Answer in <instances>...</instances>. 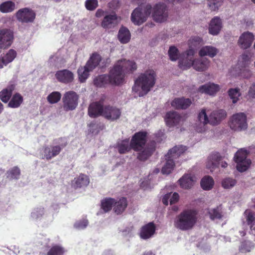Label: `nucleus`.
Listing matches in <instances>:
<instances>
[{
    "instance_id": "nucleus-3",
    "label": "nucleus",
    "mask_w": 255,
    "mask_h": 255,
    "mask_svg": "<svg viewBox=\"0 0 255 255\" xmlns=\"http://www.w3.org/2000/svg\"><path fill=\"white\" fill-rule=\"evenodd\" d=\"M198 213L195 209L184 210L176 217L174 221V227L181 231L191 230L197 222Z\"/></svg>"
},
{
    "instance_id": "nucleus-63",
    "label": "nucleus",
    "mask_w": 255,
    "mask_h": 255,
    "mask_svg": "<svg viewBox=\"0 0 255 255\" xmlns=\"http://www.w3.org/2000/svg\"><path fill=\"white\" fill-rule=\"evenodd\" d=\"M242 58L245 61V63L243 64L244 66L246 65V60L248 59V56L247 54H243Z\"/></svg>"
},
{
    "instance_id": "nucleus-60",
    "label": "nucleus",
    "mask_w": 255,
    "mask_h": 255,
    "mask_svg": "<svg viewBox=\"0 0 255 255\" xmlns=\"http://www.w3.org/2000/svg\"><path fill=\"white\" fill-rule=\"evenodd\" d=\"M171 197V193H167L164 195L162 199V202L165 205L168 204V200Z\"/></svg>"
},
{
    "instance_id": "nucleus-15",
    "label": "nucleus",
    "mask_w": 255,
    "mask_h": 255,
    "mask_svg": "<svg viewBox=\"0 0 255 255\" xmlns=\"http://www.w3.org/2000/svg\"><path fill=\"white\" fill-rule=\"evenodd\" d=\"M13 39V32L8 29H0V48L6 49L12 44Z\"/></svg>"
},
{
    "instance_id": "nucleus-8",
    "label": "nucleus",
    "mask_w": 255,
    "mask_h": 255,
    "mask_svg": "<svg viewBox=\"0 0 255 255\" xmlns=\"http://www.w3.org/2000/svg\"><path fill=\"white\" fill-rule=\"evenodd\" d=\"M230 128L234 131H242L247 128V116L243 113L233 115L229 122Z\"/></svg>"
},
{
    "instance_id": "nucleus-53",
    "label": "nucleus",
    "mask_w": 255,
    "mask_h": 255,
    "mask_svg": "<svg viewBox=\"0 0 255 255\" xmlns=\"http://www.w3.org/2000/svg\"><path fill=\"white\" fill-rule=\"evenodd\" d=\"M85 5L87 10L93 11L98 6V0H86Z\"/></svg>"
},
{
    "instance_id": "nucleus-59",
    "label": "nucleus",
    "mask_w": 255,
    "mask_h": 255,
    "mask_svg": "<svg viewBox=\"0 0 255 255\" xmlns=\"http://www.w3.org/2000/svg\"><path fill=\"white\" fill-rule=\"evenodd\" d=\"M196 49L194 48H190L189 47V49L188 50H187L185 53H184L183 54L186 55V57H187L189 59H190V58H192V57L194 56V54H195V50Z\"/></svg>"
},
{
    "instance_id": "nucleus-24",
    "label": "nucleus",
    "mask_w": 255,
    "mask_h": 255,
    "mask_svg": "<svg viewBox=\"0 0 255 255\" xmlns=\"http://www.w3.org/2000/svg\"><path fill=\"white\" fill-rule=\"evenodd\" d=\"M181 117L176 112H169L165 115V121L169 127L177 125L180 122Z\"/></svg>"
},
{
    "instance_id": "nucleus-49",
    "label": "nucleus",
    "mask_w": 255,
    "mask_h": 255,
    "mask_svg": "<svg viewBox=\"0 0 255 255\" xmlns=\"http://www.w3.org/2000/svg\"><path fill=\"white\" fill-rule=\"evenodd\" d=\"M17 53L15 50L10 49L8 51L2 56L7 64L11 63L15 58Z\"/></svg>"
},
{
    "instance_id": "nucleus-11",
    "label": "nucleus",
    "mask_w": 255,
    "mask_h": 255,
    "mask_svg": "<svg viewBox=\"0 0 255 255\" xmlns=\"http://www.w3.org/2000/svg\"><path fill=\"white\" fill-rule=\"evenodd\" d=\"M79 96L76 92L70 91L66 92L63 98V108L65 111L76 109L78 103Z\"/></svg>"
},
{
    "instance_id": "nucleus-52",
    "label": "nucleus",
    "mask_w": 255,
    "mask_h": 255,
    "mask_svg": "<svg viewBox=\"0 0 255 255\" xmlns=\"http://www.w3.org/2000/svg\"><path fill=\"white\" fill-rule=\"evenodd\" d=\"M198 119L203 125L209 123V118L208 117L205 109H202L198 115Z\"/></svg>"
},
{
    "instance_id": "nucleus-61",
    "label": "nucleus",
    "mask_w": 255,
    "mask_h": 255,
    "mask_svg": "<svg viewBox=\"0 0 255 255\" xmlns=\"http://www.w3.org/2000/svg\"><path fill=\"white\" fill-rule=\"evenodd\" d=\"M105 11L102 9H98L96 12V16L97 17H100L104 15Z\"/></svg>"
},
{
    "instance_id": "nucleus-57",
    "label": "nucleus",
    "mask_w": 255,
    "mask_h": 255,
    "mask_svg": "<svg viewBox=\"0 0 255 255\" xmlns=\"http://www.w3.org/2000/svg\"><path fill=\"white\" fill-rule=\"evenodd\" d=\"M248 95L250 98H255V83L250 87Z\"/></svg>"
},
{
    "instance_id": "nucleus-48",
    "label": "nucleus",
    "mask_w": 255,
    "mask_h": 255,
    "mask_svg": "<svg viewBox=\"0 0 255 255\" xmlns=\"http://www.w3.org/2000/svg\"><path fill=\"white\" fill-rule=\"evenodd\" d=\"M237 183L236 179L228 177L224 179L222 181V186L225 189H230L234 187Z\"/></svg>"
},
{
    "instance_id": "nucleus-64",
    "label": "nucleus",
    "mask_w": 255,
    "mask_h": 255,
    "mask_svg": "<svg viewBox=\"0 0 255 255\" xmlns=\"http://www.w3.org/2000/svg\"><path fill=\"white\" fill-rule=\"evenodd\" d=\"M228 164L226 161H222L221 163V166L222 167L225 168L227 166Z\"/></svg>"
},
{
    "instance_id": "nucleus-28",
    "label": "nucleus",
    "mask_w": 255,
    "mask_h": 255,
    "mask_svg": "<svg viewBox=\"0 0 255 255\" xmlns=\"http://www.w3.org/2000/svg\"><path fill=\"white\" fill-rule=\"evenodd\" d=\"M222 27L221 19L217 17H214L210 21L209 27V32L210 34L215 35L218 34Z\"/></svg>"
},
{
    "instance_id": "nucleus-51",
    "label": "nucleus",
    "mask_w": 255,
    "mask_h": 255,
    "mask_svg": "<svg viewBox=\"0 0 255 255\" xmlns=\"http://www.w3.org/2000/svg\"><path fill=\"white\" fill-rule=\"evenodd\" d=\"M224 0H209L208 5L211 11H216L222 5Z\"/></svg>"
},
{
    "instance_id": "nucleus-43",
    "label": "nucleus",
    "mask_w": 255,
    "mask_h": 255,
    "mask_svg": "<svg viewBox=\"0 0 255 255\" xmlns=\"http://www.w3.org/2000/svg\"><path fill=\"white\" fill-rule=\"evenodd\" d=\"M194 60L186 57L185 58L180 59L178 62V66L182 70H186L190 68L191 66L193 67Z\"/></svg>"
},
{
    "instance_id": "nucleus-55",
    "label": "nucleus",
    "mask_w": 255,
    "mask_h": 255,
    "mask_svg": "<svg viewBox=\"0 0 255 255\" xmlns=\"http://www.w3.org/2000/svg\"><path fill=\"white\" fill-rule=\"evenodd\" d=\"M245 214L246 215V221L248 225L251 226L253 225V222L255 221V214L253 212L246 210L245 212Z\"/></svg>"
},
{
    "instance_id": "nucleus-27",
    "label": "nucleus",
    "mask_w": 255,
    "mask_h": 255,
    "mask_svg": "<svg viewBox=\"0 0 255 255\" xmlns=\"http://www.w3.org/2000/svg\"><path fill=\"white\" fill-rule=\"evenodd\" d=\"M118 16L116 13L108 14L104 16L101 26L105 29H110L114 27L117 23Z\"/></svg>"
},
{
    "instance_id": "nucleus-56",
    "label": "nucleus",
    "mask_w": 255,
    "mask_h": 255,
    "mask_svg": "<svg viewBox=\"0 0 255 255\" xmlns=\"http://www.w3.org/2000/svg\"><path fill=\"white\" fill-rule=\"evenodd\" d=\"M88 224V221L87 220H83L75 224V226L77 228L84 229L87 226Z\"/></svg>"
},
{
    "instance_id": "nucleus-36",
    "label": "nucleus",
    "mask_w": 255,
    "mask_h": 255,
    "mask_svg": "<svg viewBox=\"0 0 255 255\" xmlns=\"http://www.w3.org/2000/svg\"><path fill=\"white\" fill-rule=\"evenodd\" d=\"M208 214L212 220L215 219H221L223 217V212L221 205H219L215 208L209 210Z\"/></svg>"
},
{
    "instance_id": "nucleus-18",
    "label": "nucleus",
    "mask_w": 255,
    "mask_h": 255,
    "mask_svg": "<svg viewBox=\"0 0 255 255\" xmlns=\"http://www.w3.org/2000/svg\"><path fill=\"white\" fill-rule=\"evenodd\" d=\"M55 77L59 82L64 84L71 83L74 80L73 73L67 69L57 71L55 73Z\"/></svg>"
},
{
    "instance_id": "nucleus-31",
    "label": "nucleus",
    "mask_w": 255,
    "mask_h": 255,
    "mask_svg": "<svg viewBox=\"0 0 255 255\" xmlns=\"http://www.w3.org/2000/svg\"><path fill=\"white\" fill-rule=\"evenodd\" d=\"M166 162L161 169L163 174H169L173 170L175 166L174 159L167 153L165 155Z\"/></svg>"
},
{
    "instance_id": "nucleus-9",
    "label": "nucleus",
    "mask_w": 255,
    "mask_h": 255,
    "mask_svg": "<svg viewBox=\"0 0 255 255\" xmlns=\"http://www.w3.org/2000/svg\"><path fill=\"white\" fill-rule=\"evenodd\" d=\"M112 71L113 69L112 68L108 75H101L95 78L94 80V85L98 87H105L108 84L116 86L121 85L116 74L113 75Z\"/></svg>"
},
{
    "instance_id": "nucleus-58",
    "label": "nucleus",
    "mask_w": 255,
    "mask_h": 255,
    "mask_svg": "<svg viewBox=\"0 0 255 255\" xmlns=\"http://www.w3.org/2000/svg\"><path fill=\"white\" fill-rule=\"evenodd\" d=\"M170 198V204H173L178 202L179 199V196L177 193L175 192L172 194V196H171Z\"/></svg>"
},
{
    "instance_id": "nucleus-17",
    "label": "nucleus",
    "mask_w": 255,
    "mask_h": 255,
    "mask_svg": "<svg viewBox=\"0 0 255 255\" xmlns=\"http://www.w3.org/2000/svg\"><path fill=\"white\" fill-rule=\"evenodd\" d=\"M121 115V111L120 109L116 107L110 105L105 106L103 117L106 119L114 121L119 119Z\"/></svg>"
},
{
    "instance_id": "nucleus-42",
    "label": "nucleus",
    "mask_w": 255,
    "mask_h": 255,
    "mask_svg": "<svg viewBox=\"0 0 255 255\" xmlns=\"http://www.w3.org/2000/svg\"><path fill=\"white\" fill-rule=\"evenodd\" d=\"M189 47L197 49L203 44V40L202 38L198 36H192L188 41Z\"/></svg>"
},
{
    "instance_id": "nucleus-34",
    "label": "nucleus",
    "mask_w": 255,
    "mask_h": 255,
    "mask_svg": "<svg viewBox=\"0 0 255 255\" xmlns=\"http://www.w3.org/2000/svg\"><path fill=\"white\" fill-rule=\"evenodd\" d=\"M118 39L122 43H127L130 39V33L128 28L122 26L118 32Z\"/></svg>"
},
{
    "instance_id": "nucleus-22",
    "label": "nucleus",
    "mask_w": 255,
    "mask_h": 255,
    "mask_svg": "<svg viewBox=\"0 0 255 255\" xmlns=\"http://www.w3.org/2000/svg\"><path fill=\"white\" fill-rule=\"evenodd\" d=\"M226 116V112L224 110L214 111L209 116V124L214 126L217 125L225 119Z\"/></svg>"
},
{
    "instance_id": "nucleus-54",
    "label": "nucleus",
    "mask_w": 255,
    "mask_h": 255,
    "mask_svg": "<svg viewBox=\"0 0 255 255\" xmlns=\"http://www.w3.org/2000/svg\"><path fill=\"white\" fill-rule=\"evenodd\" d=\"M238 74L241 77L247 79L249 78L252 75V73L247 65H244L242 68L240 69Z\"/></svg>"
},
{
    "instance_id": "nucleus-12",
    "label": "nucleus",
    "mask_w": 255,
    "mask_h": 255,
    "mask_svg": "<svg viewBox=\"0 0 255 255\" xmlns=\"http://www.w3.org/2000/svg\"><path fill=\"white\" fill-rule=\"evenodd\" d=\"M151 11L153 20L157 22H164L167 19L168 15L167 7L164 3L156 4Z\"/></svg>"
},
{
    "instance_id": "nucleus-23",
    "label": "nucleus",
    "mask_w": 255,
    "mask_h": 255,
    "mask_svg": "<svg viewBox=\"0 0 255 255\" xmlns=\"http://www.w3.org/2000/svg\"><path fill=\"white\" fill-rule=\"evenodd\" d=\"M222 157L219 152L212 153L208 157L206 167L211 172L217 168L220 164Z\"/></svg>"
},
{
    "instance_id": "nucleus-38",
    "label": "nucleus",
    "mask_w": 255,
    "mask_h": 255,
    "mask_svg": "<svg viewBox=\"0 0 255 255\" xmlns=\"http://www.w3.org/2000/svg\"><path fill=\"white\" fill-rule=\"evenodd\" d=\"M187 149V148L186 146H175L172 149L169 150L167 153L175 159L178 158L181 154L184 153Z\"/></svg>"
},
{
    "instance_id": "nucleus-19",
    "label": "nucleus",
    "mask_w": 255,
    "mask_h": 255,
    "mask_svg": "<svg viewBox=\"0 0 255 255\" xmlns=\"http://www.w3.org/2000/svg\"><path fill=\"white\" fill-rule=\"evenodd\" d=\"M16 84L13 81L9 82L6 88L0 92V99L4 103H7L10 100L13 91L15 89Z\"/></svg>"
},
{
    "instance_id": "nucleus-25",
    "label": "nucleus",
    "mask_w": 255,
    "mask_h": 255,
    "mask_svg": "<svg viewBox=\"0 0 255 255\" xmlns=\"http://www.w3.org/2000/svg\"><path fill=\"white\" fill-rule=\"evenodd\" d=\"M179 183L181 188L190 189L194 184L195 177L192 174H185L179 180Z\"/></svg>"
},
{
    "instance_id": "nucleus-5",
    "label": "nucleus",
    "mask_w": 255,
    "mask_h": 255,
    "mask_svg": "<svg viewBox=\"0 0 255 255\" xmlns=\"http://www.w3.org/2000/svg\"><path fill=\"white\" fill-rule=\"evenodd\" d=\"M55 144L44 145L40 149L39 155L41 159L51 160L58 155L67 145V141H63L62 138L58 139Z\"/></svg>"
},
{
    "instance_id": "nucleus-32",
    "label": "nucleus",
    "mask_w": 255,
    "mask_h": 255,
    "mask_svg": "<svg viewBox=\"0 0 255 255\" xmlns=\"http://www.w3.org/2000/svg\"><path fill=\"white\" fill-rule=\"evenodd\" d=\"M23 102V98L19 93H15L12 95L8 103V107L11 108H17Z\"/></svg>"
},
{
    "instance_id": "nucleus-37",
    "label": "nucleus",
    "mask_w": 255,
    "mask_h": 255,
    "mask_svg": "<svg viewBox=\"0 0 255 255\" xmlns=\"http://www.w3.org/2000/svg\"><path fill=\"white\" fill-rule=\"evenodd\" d=\"M115 199L111 197L105 198L101 201V208L105 213L110 211L114 208Z\"/></svg>"
},
{
    "instance_id": "nucleus-50",
    "label": "nucleus",
    "mask_w": 255,
    "mask_h": 255,
    "mask_svg": "<svg viewBox=\"0 0 255 255\" xmlns=\"http://www.w3.org/2000/svg\"><path fill=\"white\" fill-rule=\"evenodd\" d=\"M168 53L171 61H175L179 58L178 49L174 46H171L169 47Z\"/></svg>"
},
{
    "instance_id": "nucleus-46",
    "label": "nucleus",
    "mask_w": 255,
    "mask_h": 255,
    "mask_svg": "<svg viewBox=\"0 0 255 255\" xmlns=\"http://www.w3.org/2000/svg\"><path fill=\"white\" fill-rule=\"evenodd\" d=\"M65 250L61 246L55 245L53 246L47 253V255H63Z\"/></svg>"
},
{
    "instance_id": "nucleus-10",
    "label": "nucleus",
    "mask_w": 255,
    "mask_h": 255,
    "mask_svg": "<svg viewBox=\"0 0 255 255\" xmlns=\"http://www.w3.org/2000/svg\"><path fill=\"white\" fill-rule=\"evenodd\" d=\"M248 151L246 149L242 148L235 154L234 159L237 163V169L240 172L246 171L251 164V160L247 159Z\"/></svg>"
},
{
    "instance_id": "nucleus-44",
    "label": "nucleus",
    "mask_w": 255,
    "mask_h": 255,
    "mask_svg": "<svg viewBox=\"0 0 255 255\" xmlns=\"http://www.w3.org/2000/svg\"><path fill=\"white\" fill-rule=\"evenodd\" d=\"M228 95L234 104L237 103L241 96L240 89L238 88H231L228 90Z\"/></svg>"
},
{
    "instance_id": "nucleus-45",
    "label": "nucleus",
    "mask_w": 255,
    "mask_h": 255,
    "mask_svg": "<svg viewBox=\"0 0 255 255\" xmlns=\"http://www.w3.org/2000/svg\"><path fill=\"white\" fill-rule=\"evenodd\" d=\"M20 175V169L17 166H14L8 170L6 172V177L10 179H18Z\"/></svg>"
},
{
    "instance_id": "nucleus-47",
    "label": "nucleus",
    "mask_w": 255,
    "mask_h": 255,
    "mask_svg": "<svg viewBox=\"0 0 255 255\" xmlns=\"http://www.w3.org/2000/svg\"><path fill=\"white\" fill-rule=\"evenodd\" d=\"M61 98L60 92L55 91L51 93L47 97V101L51 104L58 103Z\"/></svg>"
},
{
    "instance_id": "nucleus-62",
    "label": "nucleus",
    "mask_w": 255,
    "mask_h": 255,
    "mask_svg": "<svg viewBox=\"0 0 255 255\" xmlns=\"http://www.w3.org/2000/svg\"><path fill=\"white\" fill-rule=\"evenodd\" d=\"M7 63L5 61L2 56H0V69L3 67L4 66L7 65Z\"/></svg>"
},
{
    "instance_id": "nucleus-39",
    "label": "nucleus",
    "mask_w": 255,
    "mask_h": 255,
    "mask_svg": "<svg viewBox=\"0 0 255 255\" xmlns=\"http://www.w3.org/2000/svg\"><path fill=\"white\" fill-rule=\"evenodd\" d=\"M117 148L120 154H125L129 152L131 149L130 143L129 144L128 139H125L118 142L117 144Z\"/></svg>"
},
{
    "instance_id": "nucleus-21",
    "label": "nucleus",
    "mask_w": 255,
    "mask_h": 255,
    "mask_svg": "<svg viewBox=\"0 0 255 255\" xmlns=\"http://www.w3.org/2000/svg\"><path fill=\"white\" fill-rule=\"evenodd\" d=\"M156 226L153 222H149L143 226L140 231V237L144 240L151 238L155 233Z\"/></svg>"
},
{
    "instance_id": "nucleus-14",
    "label": "nucleus",
    "mask_w": 255,
    "mask_h": 255,
    "mask_svg": "<svg viewBox=\"0 0 255 255\" xmlns=\"http://www.w3.org/2000/svg\"><path fill=\"white\" fill-rule=\"evenodd\" d=\"M105 110L103 100H100L91 103L88 110V114L92 118H98L100 116L103 117Z\"/></svg>"
},
{
    "instance_id": "nucleus-30",
    "label": "nucleus",
    "mask_w": 255,
    "mask_h": 255,
    "mask_svg": "<svg viewBox=\"0 0 255 255\" xmlns=\"http://www.w3.org/2000/svg\"><path fill=\"white\" fill-rule=\"evenodd\" d=\"M127 206L128 201L126 198L122 197L118 200L115 199L113 210L117 215H121L125 211Z\"/></svg>"
},
{
    "instance_id": "nucleus-40",
    "label": "nucleus",
    "mask_w": 255,
    "mask_h": 255,
    "mask_svg": "<svg viewBox=\"0 0 255 255\" xmlns=\"http://www.w3.org/2000/svg\"><path fill=\"white\" fill-rule=\"evenodd\" d=\"M15 9V4L12 1H6L0 4V11L2 13H9Z\"/></svg>"
},
{
    "instance_id": "nucleus-33",
    "label": "nucleus",
    "mask_w": 255,
    "mask_h": 255,
    "mask_svg": "<svg viewBox=\"0 0 255 255\" xmlns=\"http://www.w3.org/2000/svg\"><path fill=\"white\" fill-rule=\"evenodd\" d=\"M209 60L206 58H199L194 60L193 68L196 71H204L208 67Z\"/></svg>"
},
{
    "instance_id": "nucleus-13",
    "label": "nucleus",
    "mask_w": 255,
    "mask_h": 255,
    "mask_svg": "<svg viewBox=\"0 0 255 255\" xmlns=\"http://www.w3.org/2000/svg\"><path fill=\"white\" fill-rule=\"evenodd\" d=\"M15 16L16 19L19 22L28 23L34 21L36 17V13L32 9L25 7L19 9L16 12Z\"/></svg>"
},
{
    "instance_id": "nucleus-29",
    "label": "nucleus",
    "mask_w": 255,
    "mask_h": 255,
    "mask_svg": "<svg viewBox=\"0 0 255 255\" xmlns=\"http://www.w3.org/2000/svg\"><path fill=\"white\" fill-rule=\"evenodd\" d=\"M220 90L219 86L214 83H208L200 86L198 91L210 95H214Z\"/></svg>"
},
{
    "instance_id": "nucleus-6",
    "label": "nucleus",
    "mask_w": 255,
    "mask_h": 255,
    "mask_svg": "<svg viewBox=\"0 0 255 255\" xmlns=\"http://www.w3.org/2000/svg\"><path fill=\"white\" fill-rule=\"evenodd\" d=\"M102 60L101 55L97 53L92 54L89 59L84 67H81L78 69L79 80L83 83L88 78L89 72L92 71L100 64Z\"/></svg>"
},
{
    "instance_id": "nucleus-7",
    "label": "nucleus",
    "mask_w": 255,
    "mask_h": 255,
    "mask_svg": "<svg viewBox=\"0 0 255 255\" xmlns=\"http://www.w3.org/2000/svg\"><path fill=\"white\" fill-rule=\"evenodd\" d=\"M151 12V5L147 4L143 8L137 7L135 8L131 14V21L136 25H140L147 20V17Z\"/></svg>"
},
{
    "instance_id": "nucleus-20",
    "label": "nucleus",
    "mask_w": 255,
    "mask_h": 255,
    "mask_svg": "<svg viewBox=\"0 0 255 255\" xmlns=\"http://www.w3.org/2000/svg\"><path fill=\"white\" fill-rule=\"evenodd\" d=\"M254 40V35L252 33L245 32L240 36L238 44L241 48L246 49L251 46Z\"/></svg>"
},
{
    "instance_id": "nucleus-2",
    "label": "nucleus",
    "mask_w": 255,
    "mask_h": 255,
    "mask_svg": "<svg viewBox=\"0 0 255 255\" xmlns=\"http://www.w3.org/2000/svg\"><path fill=\"white\" fill-rule=\"evenodd\" d=\"M155 73L152 70L141 73L134 81L132 91L135 93L139 92V97L146 95L155 83Z\"/></svg>"
},
{
    "instance_id": "nucleus-26",
    "label": "nucleus",
    "mask_w": 255,
    "mask_h": 255,
    "mask_svg": "<svg viewBox=\"0 0 255 255\" xmlns=\"http://www.w3.org/2000/svg\"><path fill=\"white\" fill-rule=\"evenodd\" d=\"M190 99L184 97L175 98L171 103V106L176 109H186L191 104Z\"/></svg>"
},
{
    "instance_id": "nucleus-16",
    "label": "nucleus",
    "mask_w": 255,
    "mask_h": 255,
    "mask_svg": "<svg viewBox=\"0 0 255 255\" xmlns=\"http://www.w3.org/2000/svg\"><path fill=\"white\" fill-rule=\"evenodd\" d=\"M89 183V177L86 174L80 173L71 181V186L73 189H77L85 188Z\"/></svg>"
},
{
    "instance_id": "nucleus-41",
    "label": "nucleus",
    "mask_w": 255,
    "mask_h": 255,
    "mask_svg": "<svg viewBox=\"0 0 255 255\" xmlns=\"http://www.w3.org/2000/svg\"><path fill=\"white\" fill-rule=\"evenodd\" d=\"M214 181L212 177L208 176L203 177L201 181V186L205 190H209L212 188Z\"/></svg>"
},
{
    "instance_id": "nucleus-1",
    "label": "nucleus",
    "mask_w": 255,
    "mask_h": 255,
    "mask_svg": "<svg viewBox=\"0 0 255 255\" xmlns=\"http://www.w3.org/2000/svg\"><path fill=\"white\" fill-rule=\"evenodd\" d=\"M147 137L146 131H140L135 132L130 140V145L132 149L135 151H140L137 156V158L140 161L147 160L155 150L156 143L154 141H151L145 147Z\"/></svg>"
},
{
    "instance_id": "nucleus-4",
    "label": "nucleus",
    "mask_w": 255,
    "mask_h": 255,
    "mask_svg": "<svg viewBox=\"0 0 255 255\" xmlns=\"http://www.w3.org/2000/svg\"><path fill=\"white\" fill-rule=\"evenodd\" d=\"M113 75L116 74L121 84L125 81L126 74L132 73L137 69L134 61L123 59L118 60L112 68Z\"/></svg>"
},
{
    "instance_id": "nucleus-35",
    "label": "nucleus",
    "mask_w": 255,
    "mask_h": 255,
    "mask_svg": "<svg viewBox=\"0 0 255 255\" xmlns=\"http://www.w3.org/2000/svg\"><path fill=\"white\" fill-rule=\"evenodd\" d=\"M218 52V49L212 46H205L203 47L199 52L201 57L208 56L211 58L215 56Z\"/></svg>"
}]
</instances>
